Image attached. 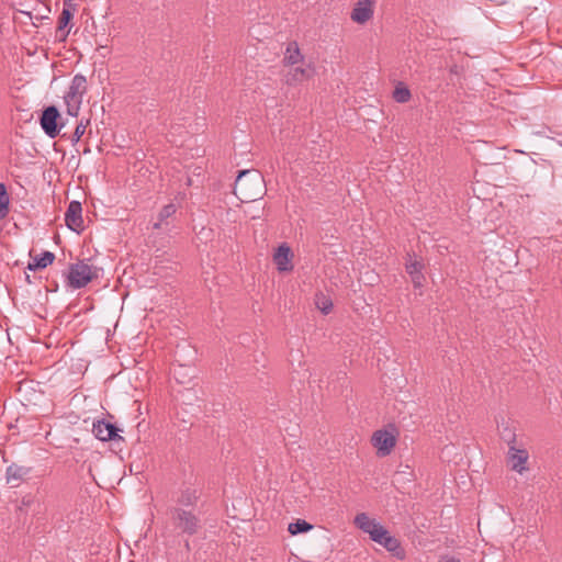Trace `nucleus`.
Wrapping results in <instances>:
<instances>
[{
	"mask_svg": "<svg viewBox=\"0 0 562 562\" xmlns=\"http://www.w3.org/2000/svg\"><path fill=\"white\" fill-rule=\"evenodd\" d=\"M92 278V267L83 261L72 265L69 269V284L75 289L86 286Z\"/></svg>",
	"mask_w": 562,
	"mask_h": 562,
	"instance_id": "obj_8",
	"label": "nucleus"
},
{
	"mask_svg": "<svg viewBox=\"0 0 562 562\" xmlns=\"http://www.w3.org/2000/svg\"><path fill=\"white\" fill-rule=\"evenodd\" d=\"M439 562H460V560L452 555H445Z\"/></svg>",
	"mask_w": 562,
	"mask_h": 562,
	"instance_id": "obj_30",
	"label": "nucleus"
},
{
	"mask_svg": "<svg viewBox=\"0 0 562 562\" xmlns=\"http://www.w3.org/2000/svg\"><path fill=\"white\" fill-rule=\"evenodd\" d=\"M189 371H193V369L187 367V366H183V364H179L177 367L173 368V376L175 379L181 383V384H184L186 383V380L184 378L188 375V372Z\"/></svg>",
	"mask_w": 562,
	"mask_h": 562,
	"instance_id": "obj_26",
	"label": "nucleus"
},
{
	"mask_svg": "<svg viewBox=\"0 0 562 562\" xmlns=\"http://www.w3.org/2000/svg\"><path fill=\"white\" fill-rule=\"evenodd\" d=\"M82 206L78 201H71L65 213V222L69 229L80 233L83 229Z\"/></svg>",
	"mask_w": 562,
	"mask_h": 562,
	"instance_id": "obj_11",
	"label": "nucleus"
},
{
	"mask_svg": "<svg viewBox=\"0 0 562 562\" xmlns=\"http://www.w3.org/2000/svg\"><path fill=\"white\" fill-rule=\"evenodd\" d=\"M235 195L244 203L252 202L265 193V179L258 170L239 171L234 186Z\"/></svg>",
	"mask_w": 562,
	"mask_h": 562,
	"instance_id": "obj_1",
	"label": "nucleus"
},
{
	"mask_svg": "<svg viewBox=\"0 0 562 562\" xmlns=\"http://www.w3.org/2000/svg\"><path fill=\"white\" fill-rule=\"evenodd\" d=\"M393 98L398 103H405L411 99V91L404 86H397L393 92Z\"/></svg>",
	"mask_w": 562,
	"mask_h": 562,
	"instance_id": "obj_25",
	"label": "nucleus"
},
{
	"mask_svg": "<svg viewBox=\"0 0 562 562\" xmlns=\"http://www.w3.org/2000/svg\"><path fill=\"white\" fill-rule=\"evenodd\" d=\"M305 61L296 42H291L285 50L284 63L292 67Z\"/></svg>",
	"mask_w": 562,
	"mask_h": 562,
	"instance_id": "obj_16",
	"label": "nucleus"
},
{
	"mask_svg": "<svg viewBox=\"0 0 562 562\" xmlns=\"http://www.w3.org/2000/svg\"><path fill=\"white\" fill-rule=\"evenodd\" d=\"M529 452L521 446H510L506 453V461L509 469L519 475H524L529 472Z\"/></svg>",
	"mask_w": 562,
	"mask_h": 562,
	"instance_id": "obj_3",
	"label": "nucleus"
},
{
	"mask_svg": "<svg viewBox=\"0 0 562 562\" xmlns=\"http://www.w3.org/2000/svg\"><path fill=\"white\" fill-rule=\"evenodd\" d=\"M424 265L422 261L417 260L415 257L408 255V259L406 261V271L411 276L418 274L423 272Z\"/></svg>",
	"mask_w": 562,
	"mask_h": 562,
	"instance_id": "obj_24",
	"label": "nucleus"
},
{
	"mask_svg": "<svg viewBox=\"0 0 562 562\" xmlns=\"http://www.w3.org/2000/svg\"><path fill=\"white\" fill-rule=\"evenodd\" d=\"M375 1L374 0H357L350 12L352 22L363 25L374 16Z\"/></svg>",
	"mask_w": 562,
	"mask_h": 562,
	"instance_id": "obj_9",
	"label": "nucleus"
},
{
	"mask_svg": "<svg viewBox=\"0 0 562 562\" xmlns=\"http://www.w3.org/2000/svg\"><path fill=\"white\" fill-rule=\"evenodd\" d=\"M60 117L59 111L55 105L47 106L40 119V124L44 133L50 137L55 138L64 124H58V120Z\"/></svg>",
	"mask_w": 562,
	"mask_h": 562,
	"instance_id": "obj_7",
	"label": "nucleus"
},
{
	"mask_svg": "<svg viewBox=\"0 0 562 562\" xmlns=\"http://www.w3.org/2000/svg\"><path fill=\"white\" fill-rule=\"evenodd\" d=\"M198 498V490L193 487H187L181 491L178 497V504L183 507H190L196 503Z\"/></svg>",
	"mask_w": 562,
	"mask_h": 562,
	"instance_id": "obj_18",
	"label": "nucleus"
},
{
	"mask_svg": "<svg viewBox=\"0 0 562 562\" xmlns=\"http://www.w3.org/2000/svg\"><path fill=\"white\" fill-rule=\"evenodd\" d=\"M315 75V67L312 63L303 61L292 66L286 74V82L289 85L300 83L310 80Z\"/></svg>",
	"mask_w": 562,
	"mask_h": 562,
	"instance_id": "obj_10",
	"label": "nucleus"
},
{
	"mask_svg": "<svg viewBox=\"0 0 562 562\" xmlns=\"http://www.w3.org/2000/svg\"><path fill=\"white\" fill-rule=\"evenodd\" d=\"M412 282L415 289H420L424 285L425 277L422 273L411 276Z\"/></svg>",
	"mask_w": 562,
	"mask_h": 562,
	"instance_id": "obj_29",
	"label": "nucleus"
},
{
	"mask_svg": "<svg viewBox=\"0 0 562 562\" xmlns=\"http://www.w3.org/2000/svg\"><path fill=\"white\" fill-rule=\"evenodd\" d=\"M353 524L362 532L369 535L373 542L380 541L381 537L385 535L386 528L378 519L370 517L367 513L357 514Z\"/></svg>",
	"mask_w": 562,
	"mask_h": 562,
	"instance_id": "obj_4",
	"label": "nucleus"
},
{
	"mask_svg": "<svg viewBox=\"0 0 562 562\" xmlns=\"http://www.w3.org/2000/svg\"><path fill=\"white\" fill-rule=\"evenodd\" d=\"M71 16V12L68 9H63L61 14L58 19V32L61 33V41H65L69 34V31H65V27L68 25Z\"/></svg>",
	"mask_w": 562,
	"mask_h": 562,
	"instance_id": "obj_21",
	"label": "nucleus"
},
{
	"mask_svg": "<svg viewBox=\"0 0 562 562\" xmlns=\"http://www.w3.org/2000/svg\"><path fill=\"white\" fill-rule=\"evenodd\" d=\"M313 529V526L304 519H297L295 522L289 524L288 531L292 536L307 532Z\"/></svg>",
	"mask_w": 562,
	"mask_h": 562,
	"instance_id": "obj_20",
	"label": "nucleus"
},
{
	"mask_svg": "<svg viewBox=\"0 0 562 562\" xmlns=\"http://www.w3.org/2000/svg\"><path fill=\"white\" fill-rule=\"evenodd\" d=\"M315 304L317 308L325 315H327L333 308L331 300L322 293L316 295Z\"/></svg>",
	"mask_w": 562,
	"mask_h": 562,
	"instance_id": "obj_23",
	"label": "nucleus"
},
{
	"mask_svg": "<svg viewBox=\"0 0 562 562\" xmlns=\"http://www.w3.org/2000/svg\"><path fill=\"white\" fill-rule=\"evenodd\" d=\"M293 252L288 244H281L273 254V262L279 272H289L293 270Z\"/></svg>",
	"mask_w": 562,
	"mask_h": 562,
	"instance_id": "obj_12",
	"label": "nucleus"
},
{
	"mask_svg": "<svg viewBox=\"0 0 562 562\" xmlns=\"http://www.w3.org/2000/svg\"><path fill=\"white\" fill-rule=\"evenodd\" d=\"M27 472L29 470L23 467L11 464L7 468L5 471L7 482L12 483L13 481H21L27 474Z\"/></svg>",
	"mask_w": 562,
	"mask_h": 562,
	"instance_id": "obj_19",
	"label": "nucleus"
},
{
	"mask_svg": "<svg viewBox=\"0 0 562 562\" xmlns=\"http://www.w3.org/2000/svg\"><path fill=\"white\" fill-rule=\"evenodd\" d=\"M55 255L52 251H44L40 256L34 258L33 262H30L27 268L30 270L44 269L53 263Z\"/></svg>",
	"mask_w": 562,
	"mask_h": 562,
	"instance_id": "obj_17",
	"label": "nucleus"
},
{
	"mask_svg": "<svg viewBox=\"0 0 562 562\" xmlns=\"http://www.w3.org/2000/svg\"><path fill=\"white\" fill-rule=\"evenodd\" d=\"M162 222H164V221H160V220L158 218V222L154 223L153 228H154V229H160V228H161V226H162Z\"/></svg>",
	"mask_w": 562,
	"mask_h": 562,
	"instance_id": "obj_31",
	"label": "nucleus"
},
{
	"mask_svg": "<svg viewBox=\"0 0 562 562\" xmlns=\"http://www.w3.org/2000/svg\"><path fill=\"white\" fill-rule=\"evenodd\" d=\"M10 199L7 193L5 186L0 182V221L3 220L9 213Z\"/></svg>",
	"mask_w": 562,
	"mask_h": 562,
	"instance_id": "obj_22",
	"label": "nucleus"
},
{
	"mask_svg": "<svg viewBox=\"0 0 562 562\" xmlns=\"http://www.w3.org/2000/svg\"><path fill=\"white\" fill-rule=\"evenodd\" d=\"M176 205L173 203H169L161 209V211L158 214V218L160 221H165L172 216L176 213Z\"/></svg>",
	"mask_w": 562,
	"mask_h": 562,
	"instance_id": "obj_27",
	"label": "nucleus"
},
{
	"mask_svg": "<svg viewBox=\"0 0 562 562\" xmlns=\"http://www.w3.org/2000/svg\"><path fill=\"white\" fill-rule=\"evenodd\" d=\"M175 526L183 533L194 535L199 529V518L191 512L177 507L172 514Z\"/></svg>",
	"mask_w": 562,
	"mask_h": 562,
	"instance_id": "obj_5",
	"label": "nucleus"
},
{
	"mask_svg": "<svg viewBox=\"0 0 562 562\" xmlns=\"http://www.w3.org/2000/svg\"><path fill=\"white\" fill-rule=\"evenodd\" d=\"M498 434L508 447L516 445V427L509 420H502L497 424Z\"/></svg>",
	"mask_w": 562,
	"mask_h": 562,
	"instance_id": "obj_15",
	"label": "nucleus"
},
{
	"mask_svg": "<svg viewBox=\"0 0 562 562\" xmlns=\"http://www.w3.org/2000/svg\"><path fill=\"white\" fill-rule=\"evenodd\" d=\"M85 132H86V124L80 122L76 126L75 132L72 134V138H71L72 143L74 144L78 143L80 140V138L83 136Z\"/></svg>",
	"mask_w": 562,
	"mask_h": 562,
	"instance_id": "obj_28",
	"label": "nucleus"
},
{
	"mask_svg": "<svg viewBox=\"0 0 562 562\" xmlns=\"http://www.w3.org/2000/svg\"><path fill=\"white\" fill-rule=\"evenodd\" d=\"M87 90V80L83 75H75L68 91L64 95L67 113L70 116H77L82 102V97Z\"/></svg>",
	"mask_w": 562,
	"mask_h": 562,
	"instance_id": "obj_2",
	"label": "nucleus"
},
{
	"mask_svg": "<svg viewBox=\"0 0 562 562\" xmlns=\"http://www.w3.org/2000/svg\"><path fill=\"white\" fill-rule=\"evenodd\" d=\"M371 443L376 449L379 457H386L396 445V436L390 430L379 429L373 432Z\"/></svg>",
	"mask_w": 562,
	"mask_h": 562,
	"instance_id": "obj_6",
	"label": "nucleus"
},
{
	"mask_svg": "<svg viewBox=\"0 0 562 562\" xmlns=\"http://www.w3.org/2000/svg\"><path fill=\"white\" fill-rule=\"evenodd\" d=\"M92 431L94 436L101 441L113 440L117 436V428L113 424L104 420H98L94 423Z\"/></svg>",
	"mask_w": 562,
	"mask_h": 562,
	"instance_id": "obj_14",
	"label": "nucleus"
},
{
	"mask_svg": "<svg viewBox=\"0 0 562 562\" xmlns=\"http://www.w3.org/2000/svg\"><path fill=\"white\" fill-rule=\"evenodd\" d=\"M375 543L382 546L398 560H404L406 557V552L403 549L400 540L392 536L387 529L385 530V535L381 537L380 541H375Z\"/></svg>",
	"mask_w": 562,
	"mask_h": 562,
	"instance_id": "obj_13",
	"label": "nucleus"
}]
</instances>
